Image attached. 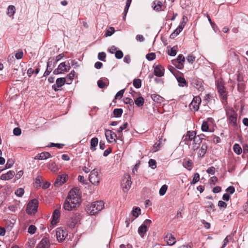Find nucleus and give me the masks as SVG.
<instances>
[{"label": "nucleus", "mask_w": 248, "mask_h": 248, "mask_svg": "<svg viewBox=\"0 0 248 248\" xmlns=\"http://www.w3.org/2000/svg\"><path fill=\"white\" fill-rule=\"evenodd\" d=\"M38 203V201L36 199L30 201L27 206V213L29 215L34 214L37 211Z\"/></svg>", "instance_id": "obj_4"}, {"label": "nucleus", "mask_w": 248, "mask_h": 248, "mask_svg": "<svg viewBox=\"0 0 248 248\" xmlns=\"http://www.w3.org/2000/svg\"><path fill=\"white\" fill-rule=\"evenodd\" d=\"M193 87L197 89L199 91H202L204 90L202 82L197 79H193L192 81Z\"/></svg>", "instance_id": "obj_19"}, {"label": "nucleus", "mask_w": 248, "mask_h": 248, "mask_svg": "<svg viewBox=\"0 0 248 248\" xmlns=\"http://www.w3.org/2000/svg\"><path fill=\"white\" fill-rule=\"evenodd\" d=\"M144 99L142 97L140 96L135 100V103L139 107H141L143 105Z\"/></svg>", "instance_id": "obj_31"}, {"label": "nucleus", "mask_w": 248, "mask_h": 248, "mask_svg": "<svg viewBox=\"0 0 248 248\" xmlns=\"http://www.w3.org/2000/svg\"><path fill=\"white\" fill-rule=\"evenodd\" d=\"M192 141H193L192 148L194 150L198 149L202 142L201 139L196 135L195 136V138H194V139H193Z\"/></svg>", "instance_id": "obj_22"}, {"label": "nucleus", "mask_w": 248, "mask_h": 248, "mask_svg": "<svg viewBox=\"0 0 248 248\" xmlns=\"http://www.w3.org/2000/svg\"><path fill=\"white\" fill-rule=\"evenodd\" d=\"M36 228L35 226L31 225L29 227L28 232L30 234H34L36 231Z\"/></svg>", "instance_id": "obj_52"}, {"label": "nucleus", "mask_w": 248, "mask_h": 248, "mask_svg": "<svg viewBox=\"0 0 248 248\" xmlns=\"http://www.w3.org/2000/svg\"><path fill=\"white\" fill-rule=\"evenodd\" d=\"M163 6V4L162 2L159 0H155L153 3L152 7L154 10L157 12H160L162 10V7Z\"/></svg>", "instance_id": "obj_24"}, {"label": "nucleus", "mask_w": 248, "mask_h": 248, "mask_svg": "<svg viewBox=\"0 0 248 248\" xmlns=\"http://www.w3.org/2000/svg\"><path fill=\"white\" fill-rule=\"evenodd\" d=\"M40 71L39 68H37L35 70L32 68H29L27 71V74L29 77H31L33 73L37 74Z\"/></svg>", "instance_id": "obj_43"}, {"label": "nucleus", "mask_w": 248, "mask_h": 248, "mask_svg": "<svg viewBox=\"0 0 248 248\" xmlns=\"http://www.w3.org/2000/svg\"><path fill=\"white\" fill-rule=\"evenodd\" d=\"M115 32V30L113 27H110L108 30H107L106 32V36H111Z\"/></svg>", "instance_id": "obj_49"}, {"label": "nucleus", "mask_w": 248, "mask_h": 248, "mask_svg": "<svg viewBox=\"0 0 248 248\" xmlns=\"http://www.w3.org/2000/svg\"><path fill=\"white\" fill-rule=\"evenodd\" d=\"M206 172L211 174H214L215 172V168L214 167L212 166L208 168V169L206 170Z\"/></svg>", "instance_id": "obj_63"}, {"label": "nucleus", "mask_w": 248, "mask_h": 248, "mask_svg": "<svg viewBox=\"0 0 248 248\" xmlns=\"http://www.w3.org/2000/svg\"><path fill=\"white\" fill-rule=\"evenodd\" d=\"M228 123L234 128L237 127V113L233 109H229L226 112Z\"/></svg>", "instance_id": "obj_3"}, {"label": "nucleus", "mask_w": 248, "mask_h": 248, "mask_svg": "<svg viewBox=\"0 0 248 248\" xmlns=\"http://www.w3.org/2000/svg\"><path fill=\"white\" fill-rule=\"evenodd\" d=\"M24 193V190L22 188H19L15 191V194L19 197H21Z\"/></svg>", "instance_id": "obj_45"}, {"label": "nucleus", "mask_w": 248, "mask_h": 248, "mask_svg": "<svg viewBox=\"0 0 248 248\" xmlns=\"http://www.w3.org/2000/svg\"><path fill=\"white\" fill-rule=\"evenodd\" d=\"M15 175V172L13 170H9L6 173L2 174L0 179L2 180H8L12 179Z\"/></svg>", "instance_id": "obj_20"}, {"label": "nucleus", "mask_w": 248, "mask_h": 248, "mask_svg": "<svg viewBox=\"0 0 248 248\" xmlns=\"http://www.w3.org/2000/svg\"><path fill=\"white\" fill-rule=\"evenodd\" d=\"M141 210L139 207H134L132 211V215L137 218L140 214Z\"/></svg>", "instance_id": "obj_37"}, {"label": "nucleus", "mask_w": 248, "mask_h": 248, "mask_svg": "<svg viewBox=\"0 0 248 248\" xmlns=\"http://www.w3.org/2000/svg\"><path fill=\"white\" fill-rule=\"evenodd\" d=\"M151 98L154 101L158 103H160L163 101V98L160 95L156 94H153L151 95Z\"/></svg>", "instance_id": "obj_30"}, {"label": "nucleus", "mask_w": 248, "mask_h": 248, "mask_svg": "<svg viewBox=\"0 0 248 248\" xmlns=\"http://www.w3.org/2000/svg\"><path fill=\"white\" fill-rule=\"evenodd\" d=\"M146 58L149 61H152L155 58V53H148L146 56Z\"/></svg>", "instance_id": "obj_50"}, {"label": "nucleus", "mask_w": 248, "mask_h": 248, "mask_svg": "<svg viewBox=\"0 0 248 248\" xmlns=\"http://www.w3.org/2000/svg\"><path fill=\"white\" fill-rule=\"evenodd\" d=\"M201 102V99L199 96H195L189 104V108L190 109H193L194 111H197L199 108V105Z\"/></svg>", "instance_id": "obj_12"}, {"label": "nucleus", "mask_w": 248, "mask_h": 248, "mask_svg": "<svg viewBox=\"0 0 248 248\" xmlns=\"http://www.w3.org/2000/svg\"><path fill=\"white\" fill-rule=\"evenodd\" d=\"M67 177L66 175H59L57 178L54 185L55 186H59L64 184L66 181V178Z\"/></svg>", "instance_id": "obj_16"}, {"label": "nucleus", "mask_w": 248, "mask_h": 248, "mask_svg": "<svg viewBox=\"0 0 248 248\" xmlns=\"http://www.w3.org/2000/svg\"><path fill=\"white\" fill-rule=\"evenodd\" d=\"M97 85H98V87L100 89H103V88H105V87L106 86V84L104 83V82L102 80H101V79L97 81Z\"/></svg>", "instance_id": "obj_61"}, {"label": "nucleus", "mask_w": 248, "mask_h": 248, "mask_svg": "<svg viewBox=\"0 0 248 248\" xmlns=\"http://www.w3.org/2000/svg\"><path fill=\"white\" fill-rule=\"evenodd\" d=\"M98 140L97 138H93L91 140V147L90 149L94 151L96 150V146L98 145Z\"/></svg>", "instance_id": "obj_25"}, {"label": "nucleus", "mask_w": 248, "mask_h": 248, "mask_svg": "<svg viewBox=\"0 0 248 248\" xmlns=\"http://www.w3.org/2000/svg\"><path fill=\"white\" fill-rule=\"evenodd\" d=\"M104 204L103 201H97L88 205L86 207L87 212L92 215H94L104 207Z\"/></svg>", "instance_id": "obj_2"}, {"label": "nucleus", "mask_w": 248, "mask_h": 248, "mask_svg": "<svg viewBox=\"0 0 248 248\" xmlns=\"http://www.w3.org/2000/svg\"><path fill=\"white\" fill-rule=\"evenodd\" d=\"M60 212L58 209H56L54 211L52 215V219L51 221L52 224H56L58 222V220L60 217Z\"/></svg>", "instance_id": "obj_23"}, {"label": "nucleus", "mask_w": 248, "mask_h": 248, "mask_svg": "<svg viewBox=\"0 0 248 248\" xmlns=\"http://www.w3.org/2000/svg\"><path fill=\"white\" fill-rule=\"evenodd\" d=\"M149 165L152 169H154L156 167V161L153 159H150L149 161Z\"/></svg>", "instance_id": "obj_48"}, {"label": "nucleus", "mask_w": 248, "mask_h": 248, "mask_svg": "<svg viewBox=\"0 0 248 248\" xmlns=\"http://www.w3.org/2000/svg\"><path fill=\"white\" fill-rule=\"evenodd\" d=\"M123 110L122 108H115L114 109L113 113L116 117H120L122 116Z\"/></svg>", "instance_id": "obj_40"}, {"label": "nucleus", "mask_w": 248, "mask_h": 248, "mask_svg": "<svg viewBox=\"0 0 248 248\" xmlns=\"http://www.w3.org/2000/svg\"><path fill=\"white\" fill-rule=\"evenodd\" d=\"M75 74V72L73 70L70 73L67 75L66 79L67 82V84H69L71 83L72 79H73Z\"/></svg>", "instance_id": "obj_33"}, {"label": "nucleus", "mask_w": 248, "mask_h": 248, "mask_svg": "<svg viewBox=\"0 0 248 248\" xmlns=\"http://www.w3.org/2000/svg\"><path fill=\"white\" fill-rule=\"evenodd\" d=\"M209 129L208 123L207 122L204 121L202 123V130L203 131H207Z\"/></svg>", "instance_id": "obj_54"}, {"label": "nucleus", "mask_w": 248, "mask_h": 248, "mask_svg": "<svg viewBox=\"0 0 248 248\" xmlns=\"http://www.w3.org/2000/svg\"><path fill=\"white\" fill-rule=\"evenodd\" d=\"M59 68H60V70L62 72V73H65L67 72V70L66 68V62H63L61 63L58 67Z\"/></svg>", "instance_id": "obj_36"}, {"label": "nucleus", "mask_w": 248, "mask_h": 248, "mask_svg": "<svg viewBox=\"0 0 248 248\" xmlns=\"http://www.w3.org/2000/svg\"><path fill=\"white\" fill-rule=\"evenodd\" d=\"M196 57L193 55H188L186 57V60L188 62L190 63H193V62L195 61Z\"/></svg>", "instance_id": "obj_59"}, {"label": "nucleus", "mask_w": 248, "mask_h": 248, "mask_svg": "<svg viewBox=\"0 0 248 248\" xmlns=\"http://www.w3.org/2000/svg\"><path fill=\"white\" fill-rule=\"evenodd\" d=\"M185 58L184 56L182 54H180L177 57V59L173 60L172 62L173 64H175V62H177V63L183 62V63H184V62H185Z\"/></svg>", "instance_id": "obj_38"}, {"label": "nucleus", "mask_w": 248, "mask_h": 248, "mask_svg": "<svg viewBox=\"0 0 248 248\" xmlns=\"http://www.w3.org/2000/svg\"><path fill=\"white\" fill-rule=\"evenodd\" d=\"M124 90V89H123L119 91L115 95V98L116 99L121 98L123 96Z\"/></svg>", "instance_id": "obj_53"}, {"label": "nucleus", "mask_w": 248, "mask_h": 248, "mask_svg": "<svg viewBox=\"0 0 248 248\" xmlns=\"http://www.w3.org/2000/svg\"><path fill=\"white\" fill-rule=\"evenodd\" d=\"M226 191L230 194H232L235 191V188L233 186H230L226 189Z\"/></svg>", "instance_id": "obj_64"}, {"label": "nucleus", "mask_w": 248, "mask_h": 248, "mask_svg": "<svg viewBox=\"0 0 248 248\" xmlns=\"http://www.w3.org/2000/svg\"><path fill=\"white\" fill-rule=\"evenodd\" d=\"M168 189V186L166 185H163L159 190V194L163 196L166 192Z\"/></svg>", "instance_id": "obj_44"}, {"label": "nucleus", "mask_w": 248, "mask_h": 248, "mask_svg": "<svg viewBox=\"0 0 248 248\" xmlns=\"http://www.w3.org/2000/svg\"><path fill=\"white\" fill-rule=\"evenodd\" d=\"M23 56V52L21 49H19L15 54L16 59H21Z\"/></svg>", "instance_id": "obj_47"}, {"label": "nucleus", "mask_w": 248, "mask_h": 248, "mask_svg": "<svg viewBox=\"0 0 248 248\" xmlns=\"http://www.w3.org/2000/svg\"><path fill=\"white\" fill-rule=\"evenodd\" d=\"M106 57V54L105 52H99L98 54V59L102 61H105V58Z\"/></svg>", "instance_id": "obj_51"}, {"label": "nucleus", "mask_w": 248, "mask_h": 248, "mask_svg": "<svg viewBox=\"0 0 248 248\" xmlns=\"http://www.w3.org/2000/svg\"><path fill=\"white\" fill-rule=\"evenodd\" d=\"M177 81L179 83V85L180 86L184 87L185 86H187V83L184 78L182 77H179L177 78Z\"/></svg>", "instance_id": "obj_32"}, {"label": "nucleus", "mask_w": 248, "mask_h": 248, "mask_svg": "<svg viewBox=\"0 0 248 248\" xmlns=\"http://www.w3.org/2000/svg\"><path fill=\"white\" fill-rule=\"evenodd\" d=\"M232 238V237L230 235H227L226 236V237L225 238V239L224 240V243H223V244L222 245V246L221 247V248H224L225 247V246L227 245V244L228 243V242H229L230 240H231Z\"/></svg>", "instance_id": "obj_56"}, {"label": "nucleus", "mask_w": 248, "mask_h": 248, "mask_svg": "<svg viewBox=\"0 0 248 248\" xmlns=\"http://www.w3.org/2000/svg\"><path fill=\"white\" fill-rule=\"evenodd\" d=\"M128 124L127 122L124 123L122 126H121L119 129L117 131L119 135V138H122L123 137L122 131L127 128Z\"/></svg>", "instance_id": "obj_27"}, {"label": "nucleus", "mask_w": 248, "mask_h": 248, "mask_svg": "<svg viewBox=\"0 0 248 248\" xmlns=\"http://www.w3.org/2000/svg\"><path fill=\"white\" fill-rule=\"evenodd\" d=\"M50 244L48 238H43L39 243L37 245L36 248H49Z\"/></svg>", "instance_id": "obj_17"}, {"label": "nucleus", "mask_w": 248, "mask_h": 248, "mask_svg": "<svg viewBox=\"0 0 248 248\" xmlns=\"http://www.w3.org/2000/svg\"><path fill=\"white\" fill-rule=\"evenodd\" d=\"M200 180V175L198 173L194 174L192 181L190 182L191 185H194L198 182Z\"/></svg>", "instance_id": "obj_42"}, {"label": "nucleus", "mask_w": 248, "mask_h": 248, "mask_svg": "<svg viewBox=\"0 0 248 248\" xmlns=\"http://www.w3.org/2000/svg\"><path fill=\"white\" fill-rule=\"evenodd\" d=\"M81 202L79 189L74 188L71 190L66 198L63 207L65 210L71 211L79 205Z\"/></svg>", "instance_id": "obj_1"}, {"label": "nucleus", "mask_w": 248, "mask_h": 248, "mask_svg": "<svg viewBox=\"0 0 248 248\" xmlns=\"http://www.w3.org/2000/svg\"><path fill=\"white\" fill-rule=\"evenodd\" d=\"M183 166L188 170H191L193 166V162L190 159H185L183 162Z\"/></svg>", "instance_id": "obj_26"}, {"label": "nucleus", "mask_w": 248, "mask_h": 248, "mask_svg": "<svg viewBox=\"0 0 248 248\" xmlns=\"http://www.w3.org/2000/svg\"><path fill=\"white\" fill-rule=\"evenodd\" d=\"M14 161L12 159H8L5 165V167L7 169L10 168L14 164Z\"/></svg>", "instance_id": "obj_57"}, {"label": "nucleus", "mask_w": 248, "mask_h": 248, "mask_svg": "<svg viewBox=\"0 0 248 248\" xmlns=\"http://www.w3.org/2000/svg\"><path fill=\"white\" fill-rule=\"evenodd\" d=\"M66 81L67 80L66 78H58L56 79V83L52 86V88L55 91H58L59 90H60V88L64 85Z\"/></svg>", "instance_id": "obj_11"}, {"label": "nucleus", "mask_w": 248, "mask_h": 248, "mask_svg": "<svg viewBox=\"0 0 248 248\" xmlns=\"http://www.w3.org/2000/svg\"><path fill=\"white\" fill-rule=\"evenodd\" d=\"M152 221L150 219H146L143 224L138 228V233L141 237H143L145 233L147 231L148 227L151 224Z\"/></svg>", "instance_id": "obj_7"}, {"label": "nucleus", "mask_w": 248, "mask_h": 248, "mask_svg": "<svg viewBox=\"0 0 248 248\" xmlns=\"http://www.w3.org/2000/svg\"><path fill=\"white\" fill-rule=\"evenodd\" d=\"M217 88L220 95L223 100L227 99V95L225 91L223 84L220 82H218L217 85Z\"/></svg>", "instance_id": "obj_14"}, {"label": "nucleus", "mask_w": 248, "mask_h": 248, "mask_svg": "<svg viewBox=\"0 0 248 248\" xmlns=\"http://www.w3.org/2000/svg\"><path fill=\"white\" fill-rule=\"evenodd\" d=\"M164 240L170 246H173L176 243V239L174 236L170 233H167L164 236Z\"/></svg>", "instance_id": "obj_13"}, {"label": "nucleus", "mask_w": 248, "mask_h": 248, "mask_svg": "<svg viewBox=\"0 0 248 248\" xmlns=\"http://www.w3.org/2000/svg\"><path fill=\"white\" fill-rule=\"evenodd\" d=\"M81 216L78 213L74 214L67 221V225L70 228H74L79 222Z\"/></svg>", "instance_id": "obj_5"}, {"label": "nucleus", "mask_w": 248, "mask_h": 248, "mask_svg": "<svg viewBox=\"0 0 248 248\" xmlns=\"http://www.w3.org/2000/svg\"><path fill=\"white\" fill-rule=\"evenodd\" d=\"M13 133L16 136H19L21 133V130L19 128H15L13 130Z\"/></svg>", "instance_id": "obj_62"}, {"label": "nucleus", "mask_w": 248, "mask_h": 248, "mask_svg": "<svg viewBox=\"0 0 248 248\" xmlns=\"http://www.w3.org/2000/svg\"><path fill=\"white\" fill-rule=\"evenodd\" d=\"M56 235L58 241H62L67 235V232L62 228H58L56 230Z\"/></svg>", "instance_id": "obj_10"}, {"label": "nucleus", "mask_w": 248, "mask_h": 248, "mask_svg": "<svg viewBox=\"0 0 248 248\" xmlns=\"http://www.w3.org/2000/svg\"><path fill=\"white\" fill-rule=\"evenodd\" d=\"M124 103L126 104H128L131 106H132L134 105V102L133 100L128 97H126L124 99Z\"/></svg>", "instance_id": "obj_55"}, {"label": "nucleus", "mask_w": 248, "mask_h": 248, "mask_svg": "<svg viewBox=\"0 0 248 248\" xmlns=\"http://www.w3.org/2000/svg\"><path fill=\"white\" fill-rule=\"evenodd\" d=\"M207 145L206 143H203L201 148L198 151V156L199 157H203L206 153L207 150Z\"/></svg>", "instance_id": "obj_18"}, {"label": "nucleus", "mask_w": 248, "mask_h": 248, "mask_svg": "<svg viewBox=\"0 0 248 248\" xmlns=\"http://www.w3.org/2000/svg\"><path fill=\"white\" fill-rule=\"evenodd\" d=\"M196 133L194 131H188L186 134L183 137V141L185 144L189 145V141H192L195 138Z\"/></svg>", "instance_id": "obj_9"}, {"label": "nucleus", "mask_w": 248, "mask_h": 248, "mask_svg": "<svg viewBox=\"0 0 248 248\" xmlns=\"http://www.w3.org/2000/svg\"><path fill=\"white\" fill-rule=\"evenodd\" d=\"M133 86L137 89L140 88L141 85V81L140 79L137 78L133 80Z\"/></svg>", "instance_id": "obj_41"}, {"label": "nucleus", "mask_w": 248, "mask_h": 248, "mask_svg": "<svg viewBox=\"0 0 248 248\" xmlns=\"http://www.w3.org/2000/svg\"><path fill=\"white\" fill-rule=\"evenodd\" d=\"M164 69L161 66H160V65L156 66L154 68V74L157 77H162L164 74Z\"/></svg>", "instance_id": "obj_21"}, {"label": "nucleus", "mask_w": 248, "mask_h": 248, "mask_svg": "<svg viewBox=\"0 0 248 248\" xmlns=\"http://www.w3.org/2000/svg\"><path fill=\"white\" fill-rule=\"evenodd\" d=\"M105 136L107 140L109 142H111L110 140H113L114 141H116L115 138L119 139L117 137V135L115 133L112 132L110 130H106Z\"/></svg>", "instance_id": "obj_15"}, {"label": "nucleus", "mask_w": 248, "mask_h": 248, "mask_svg": "<svg viewBox=\"0 0 248 248\" xmlns=\"http://www.w3.org/2000/svg\"><path fill=\"white\" fill-rule=\"evenodd\" d=\"M132 182L130 175L126 174L124 176L121 184L122 187L124 192H127L131 187Z\"/></svg>", "instance_id": "obj_6"}, {"label": "nucleus", "mask_w": 248, "mask_h": 248, "mask_svg": "<svg viewBox=\"0 0 248 248\" xmlns=\"http://www.w3.org/2000/svg\"><path fill=\"white\" fill-rule=\"evenodd\" d=\"M123 55V53L121 50H117L115 52V56L118 59L122 58Z\"/></svg>", "instance_id": "obj_58"}, {"label": "nucleus", "mask_w": 248, "mask_h": 248, "mask_svg": "<svg viewBox=\"0 0 248 248\" xmlns=\"http://www.w3.org/2000/svg\"><path fill=\"white\" fill-rule=\"evenodd\" d=\"M63 146V144L50 143L49 147H56L58 148L61 149L62 148Z\"/></svg>", "instance_id": "obj_60"}, {"label": "nucleus", "mask_w": 248, "mask_h": 248, "mask_svg": "<svg viewBox=\"0 0 248 248\" xmlns=\"http://www.w3.org/2000/svg\"><path fill=\"white\" fill-rule=\"evenodd\" d=\"M177 49V46H175L171 47L170 50H168V54L171 56H174L176 55V51Z\"/></svg>", "instance_id": "obj_39"}, {"label": "nucleus", "mask_w": 248, "mask_h": 248, "mask_svg": "<svg viewBox=\"0 0 248 248\" xmlns=\"http://www.w3.org/2000/svg\"><path fill=\"white\" fill-rule=\"evenodd\" d=\"M41 155L42 159H46L48 158L51 157V155L49 153L47 152H44L40 153Z\"/></svg>", "instance_id": "obj_46"}, {"label": "nucleus", "mask_w": 248, "mask_h": 248, "mask_svg": "<svg viewBox=\"0 0 248 248\" xmlns=\"http://www.w3.org/2000/svg\"><path fill=\"white\" fill-rule=\"evenodd\" d=\"M186 25V22H183L177 28L173 31L176 35H178L183 30Z\"/></svg>", "instance_id": "obj_35"}, {"label": "nucleus", "mask_w": 248, "mask_h": 248, "mask_svg": "<svg viewBox=\"0 0 248 248\" xmlns=\"http://www.w3.org/2000/svg\"><path fill=\"white\" fill-rule=\"evenodd\" d=\"M233 151L237 155H240L242 153V148L240 146L237 144L235 143L233 147Z\"/></svg>", "instance_id": "obj_34"}, {"label": "nucleus", "mask_w": 248, "mask_h": 248, "mask_svg": "<svg viewBox=\"0 0 248 248\" xmlns=\"http://www.w3.org/2000/svg\"><path fill=\"white\" fill-rule=\"evenodd\" d=\"M48 169L53 172H56L59 168L54 162L49 163L48 166Z\"/></svg>", "instance_id": "obj_28"}, {"label": "nucleus", "mask_w": 248, "mask_h": 248, "mask_svg": "<svg viewBox=\"0 0 248 248\" xmlns=\"http://www.w3.org/2000/svg\"><path fill=\"white\" fill-rule=\"evenodd\" d=\"M89 180L93 185H96L99 183L100 178L98 176V173L95 169L91 171L89 177Z\"/></svg>", "instance_id": "obj_8"}, {"label": "nucleus", "mask_w": 248, "mask_h": 248, "mask_svg": "<svg viewBox=\"0 0 248 248\" xmlns=\"http://www.w3.org/2000/svg\"><path fill=\"white\" fill-rule=\"evenodd\" d=\"M16 8L13 5H10L7 9V14L10 17L13 16L15 13Z\"/></svg>", "instance_id": "obj_29"}]
</instances>
